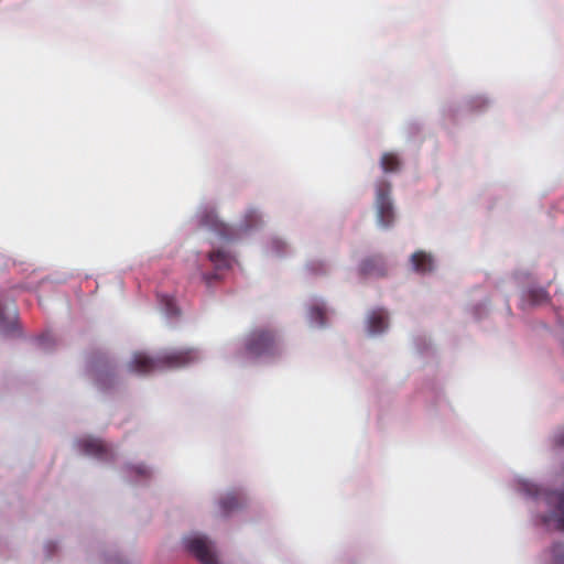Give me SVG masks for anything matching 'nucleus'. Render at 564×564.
Returning a JSON list of instances; mask_svg holds the SVG:
<instances>
[{"instance_id":"obj_1","label":"nucleus","mask_w":564,"mask_h":564,"mask_svg":"<svg viewBox=\"0 0 564 564\" xmlns=\"http://www.w3.org/2000/svg\"><path fill=\"white\" fill-rule=\"evenodd\" d=\"M199 352L195 349H178L165 352L156 359L144 352H135L128 362V369L135 373H149L163 368H181L199 360Z\"/></svg>"},{"instance_id":"obj_2","label":"nucleus","mask_w":564,"mask_h":564,"mask_svg":"<svg viewBox=\"0 0 564 564\" xmlns=\"http://www.w3.org/2000/svg\"><path fill=\"white\" fill-rule=\"evenodd\" d=\"M519 489L528 495L539 496V507L547 509L546 514L541 517V522L546 529L564 530V490L542 496L539 488L528 480H521Z\"/></svg>"},{"instance_id":"obj_3","label":"nucleus","mask_w":564,"mask_h":564,"mask_svg":"<svg viewBox=\"0 0 564 564\" xmlns=\"http://www.w3.org/2000/svg\"><path fill=\"white\" fill-rule=\"evenodd\" d=\"M376 217L381 228H389L394 221V208L390 198V185L379 182L376 185Z\"/></svg>"},{"instance_id":"obj_4","label":"nucleus","mask_w":564,"mask_h":564,"mask_svg":"<svg viewBox=\"0 0 564 564\" xmlns=\"http://www.w3.org/2000/svg\"><path fill=\"white\" fill-rule=\"evenodd\" d=\"M274 337L267 330H254L243 339V350L248 358L261 357L271 354L274 347Z\"/></svg>"},{"instance_id":"obj_5","label":"nucleus","mask_w":564,"mask_h":564,"mask_svg":"<svg viewBox=\"0 0 564 564\" xmlns=\"http://www.w3.org/2000/svg\"><path fill=\"white\" fill-rule=\"evenodd\" d=\"M186 549L193 553L202 564H220L214 543L203 534H193L184 540Z\"/></svg>"},{"instance_id":"obj_6","label":"nucleus","mask_w":564,"mask_h":564,"mask_svg":"<svg viewBox=\"0 0 564 564\" xmlns=\"http://www.w3.org/2000/svg\"><path fill=\"white\" fill-rule=\"evenodd\" d=\"M389 328V313L384 308H373L364 318V332L368 337H379Z\"/></svg>"},{"instance_id":"obj_7","label":"nucleus","mask_w":564,"mask_h":564,"mask_svg":"<svg viewBox=\"0 0 564 564\" xmlns=\"http://www.w3.org/2000/svg\"><path fill=\"white\" fill-rule=\"evenodd\" d=\"M306 310L307 321L311 327L322 328L327 324L330 310L323 300H312L307 304Z\"/></svg>"},{"instance_id":"obj_8","label":"nucleus","mask_w":564,"mask_h":564,"mask_svg":"<svg viewBox=\"0 0 564 564\" xmlns=\"http://www.w3.org/2000/svg\"><path fill=\"white\" fill-rule=\"evenodd\" d=\"M410 264L411 269L420 274H427L432 272L436 267L434 257L423 250L415 251L411 254Z\"/></svg>"},{"instance_id":"obj_9","label":"nucleus","mask_w":564,"mask_h":564,"mask_svg":"<svg viewBox=\"0 0 564 564\" xmlns=\"http://www.w3.org/2000/svg\"><path fill=\"white\" fill-rule=\"evenodd\" d=\"M196 219L200 226L225 234V225L218 220L213 207L207 205L199 207L196 213Z\"/></svg>"},{"instance_id":"obj_10","label":"nucleus","mask_w":564,"mask_h":564,"mask_svg":"<svg viewBox=\"0 0 564 564\" xmlns=\"http://www.w3.org/2000/svg\"><path fill=\"white\" fill-rule=\"evenodd\" d=\"M76 445L80 452H83L86 455H91V456L99 455L104 449V445L99 440L88 437V436L79 438L76 442Z\"/></svg>"},{"instance_id":"obj_11","label":"nucleus","mask_w":564,"mask_h":564,"mask_svg":"<svg viewBox=\"0 0 564 564\" xmlns=\"http://www.w3.org/2000/svg\"><path fill=\"white\" fill-rule=\"evenodd\" d=\"M209 259L218 270L229 268L232 262L231 257L221 250L212 252Z\"/></svg>"},{"instance_id":"obj_12","label":"nucleus","mask_w":564,"mask_h":564,"mask_svg":"<svg viewBox=\"0 0 564 564\" xmlns=\"http://www.w3.org/2000/svg\"><path fill=\"white\" fill-rule=\"evenodd\" d=\"M527 299L532 305H540L547 302L549 295L544 289L533 288L528 291Z\"/></svg>"},{"instance_id":"obj_13","label":"nucleus","mask_w":564,"mask_h":564,"mask_svg":"<svg viewBox=\"0 0 564 564\" xmlns=\"http://www.w3.org/2000/svg\"><path fill=\"white\" fill-rule=\"evenodd\" d=\"M400 166L398 156L393 153H384L381 158V167L383 172H395Z\"/></svg>"},{"instance_id":"obj_14","label":"nucleus","mask_w":564,"mask_h":564,"mask_svg":"<svg viewBox=\"0 0 564 564\" xmlns=\"http://www.w3.org/2000/svg\"><path fill=\"white\" fill-rule=\"evenodd\" d=\"M239 506L238 498L235 494L228 492L219 500V507L224 512H229Z\"/></svg>"},{"instance_id":"obj_15","label":"nucleus","mask_w":564,"mask_h":564,"mask_svg":"<svg viewBox=\"0 0 564 564\" xmlns=\"http://www.w3.org/2000/svg\"><path fill=\"white\" fill-rule=\"evenodd\" d=\"M160 304L167 316H174L177 314V306L173 297L162 295L160 296Z\"/></svg>"},{"instance_id":"obj_16","label":"nucleus","mask_w":564,"mask_h":564,"mask_svg":"<svg viewBox=\"0 0 564 564\" xmlns=\"http://www.w3.org/2000/svg\"><path fill=\"white\" fill-rule=\"evenodd\" d=\"M377 259H367L361 264V271L366 274H383L384 270L382 268H378Z\"/></svg>"},{"instance_id":"obj_17","label":"nucleus","mask_w":564,"mask_h":564,"mask_svg":"<svg viewBox=\"0 0 564 564\" xmlns=\"http://www.w3.org/2000/svg\"><path fill=\"white\" fill-rule=\"evenodd\" d=\"M246 218L250 221V224H248L246 228L256 226L258 223L261 221V215L257 210H249L246 215Z\"/></svg>"},{"instance_id":"obj_18","label":"nucleus","mask_w":564,"mask_h":564,"mask_svg":"<svg viewBox=\"0 0 564 564\" xmlns=\"http://www.w3.org/2000/svg\"><path fill=\"white\" fill-rule=\"evenodd\" d=\"M285 247V243L284 241H282L281 239H272L271 242H270V249L269 251L272 253V254H279L280 251Z\"/></svg>"},{"instance_id":"obj_19","label":"nucleus","mask_w":564,"mask_h":564,"mask_svg":"<svg viewBox=\"0 0 564 564\" xmlns=\"http://www.w3.org/2000/svg\"><path fill=\"white\" fill-rule=\"evenodd\" d=\"M489 102V99L485 96H476L471 100V107L473 108H481L482 106L487 105Z\"/></svg>"},{"instance_id":"obj_20","label":"nucleus","mask_w":564,"mask_h":564,"mask_svg":"<svg viewBox=\"0 0 564 564\" xmlns=\"http://www.w3.org/2000/svg\"><path fill=\"white\" fill-rule=\"evenodd\" d=\"M135 474L140 476H148L150 475V469L147 466L140 465L134 467Z\"/></svg>"},{"instance_id":"obj_21","label":"nucleus","mask_w":564,"mask_h":564,"mask_svg":"<svg viewBox=\"0 0 564 564\" xmlns=\"http://www.w3.org/2000/svg\"><path fill=\"white\" fill-rule=\"evenodd\" d=\"M3 321H4L3 312L0 308V330L1 332H6L8 329V327H7V325L4 324Z\"/></svg>"},{"instance_id":"obj_22","label":"nucleus","mask_w":564,"mask_h":564,"mask_svg":"<svg viewBox=\"0 0 564 564\" xmlns=\"http://www.w3.org/2000/svg\"><path fill=\"white\" fill-rule=\"evenodd\" d=\"M14 318V312H9L8 314V319H9V323H11Z\"/></svg>"},{"instance_id":"obj_23","label":"nucleus","mask_w":564,"mask_h":564,"mask_svg":"<svg viewBox=\"0 0 564 564\" xmlns=\"http://www.w3.org/2000/svg\"><path fill=\"white\" fill-rule=\"evenodd\" d=\"M557 549H558V547H555L553 552H554V556H555L556 558H560V553H557Z\"/></svg>"},{"instance_id":"obj_24","label":"nucleus","mask_w":564,"mask_h":564,"mask_svg":"<svg viewBox=\"0 0 564 564\" xmlns=\"http://www.w3.org/2000/svg\"><path fill=\"white\" fill-rule=\"evenodd\" d=\"M562 441L564 442V436L562 437Z\"/></svg>"}]
</instances>
